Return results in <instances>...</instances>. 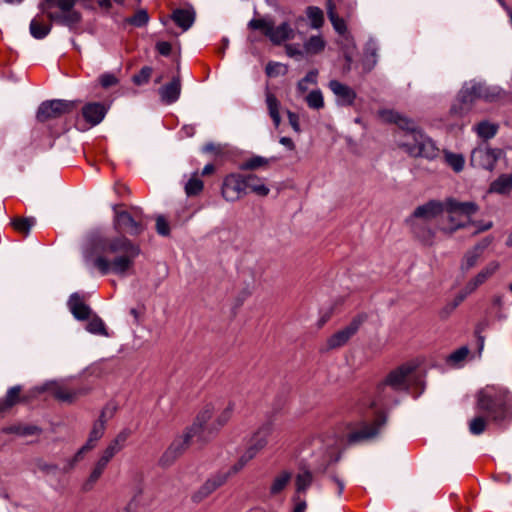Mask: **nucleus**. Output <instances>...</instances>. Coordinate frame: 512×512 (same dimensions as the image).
<instances>
[{
    "label": "nucleus",
    "instance_id": "obj_1",
    "mask_svg": "<svg viewBox=\"0 0 512 512\" xmlns=\"http://www.w3.org/2000/svg\"><path fill=\"white\" fill-rule=\"evenodd\" d=\"M96 249L101 254L94 259L93 264L103 275H128L141 253L140 246L123 235L101 239Z\"/></svg>",
    "mask_w": 512,
    "mask_h": 512
},
{
    "label": "nucleus",
    "instance_id": "obj_2",
    "mask_svg": "<svg viewBox=\"0 0 512 512\" xmlns=\"http://www.w3.org/2000/svg\"><path fill=\"white\" fill-rule=\"evenodd\" d=\"M380 116L384 121L394 123L404 131L398 145L409 156L428 160L439 156L440 149L429 136L417 127L414 121L394 110H383L380 112Z\"/></svg>",
    "mask_w": 512,
    "mask_h": 512
},
{
    "label": "nucleus",
    "instance_id": "obj_3",
    "mask_svg": "<svg viewBox=\"0 0 512 512\" xmlns=\"http://www.w3.org/2000/svg\"><path fill=\"white\" fill-rule=\"evenodd\" d=\"M477 411L491 421L499 422L511 413V398L508 391L497 386H486L478 392Z\"/></svg>",
    "mask_w": 512,
    "mask_h": 512
},
{
    "label": "nucleus",
    "instance_id": "obj_4",
    "mask_svg": "<svg viewBox=\"0 0 512 512\" xmlns=\"http://www.w3.org/2000/svg\"><path fill=\"white\" fill-rule=\"evenodd\" d=\"M215 417V406L212 403H208L202 407L196 416V419L192 426L187 431L173 441L167 451L164 453L162 461L166 458H176L181 454L190 444L191 439L195 435H201L205 432L212 433L210 431V425L213 423Z\"/></svg>",
    "mask_w": 512,
    "mask_h": 512
},
{
    "label": "nucleus",
    "instance_id": "obj_5",
    "mask_svg": "<svg viewBox=\"0 0 512 512\" xmlns=\"http://www.w3.org/2000/svg\"><path fill=\"white\" fill-rule=\"evenodd\" d=\"M77 1L78 0H41L39 9L51 22L74 29L79 25L82 19L81 13L74 8Z\"/></svg>",
    "mask_w": 512,
    "mask_h": 512
},
{
    "label": "nucleus",
    "instance_id": "obj_6",
    "mask_svg": "<svg viewBox=\"0 0 512 512\" xmlns=\"http://www.w3.org/2000/svg\"><path fill=\"white\" fill-rule=\"evenodd\" d=\"M478 211L474 202H460L453 198L446 199L445 213L448 223L441 229L444 232L453 233L471 223V216Z\"/></svg>",
    "mask_w": 512,
    "mask_h": 512
},
{
    "label": "nucleus",
    "instance_id": "obj_7",
    "mask_svg": "<svg viewBox=\"0 0 512 512\" xmlns=\"http://www.w3.org/2000/svg\"><path fill=\"white\" fill-rule=\"evenodd\" d=\"M114 227L117 231L132 236L141 234L145 229L144 217L138 208H133L131 212L121 210L119 205L113 206Z\"/></svg>",
    "mask_w": 512,
    "mask_h": 512
},
{
    "label": "nucleus",
    "instance_id": "obj_8",
    "mask_svg": "<svg viewBox=\"0 0 512 512\" xmlns=\"http://www.w3.org/2000/svg\"><path fill=\"white\" fill-rule=\"evenodd\" d=\"M272 425L264 423L251 436L248 446L239 460L233 465V472L238 473L244 466L252 460L268 444V439L272 433Z\"/></svg>",
    "mask_w": 512,
    "mask_h": 512
},
{
    "label": "nucleus",
    "instance_id": "obj_9",
    "mask_svg": "<svg viewBox=\"0 0 512 512\" xmlns=\"http://www.w3.org/2000/svg\"><path fill=\"white\" fill-rule=\"evenodd\" d=\"M248 26L253 30H261L263 34L276 45L293 39L294 37V30L287 22H284L275 27L272 20L266 18H257L252 19Z\"/></svg>",
    "mask_w": 512,
    "mask_h": 512
},
{
    "label": "nucleus",
    "instance_id": "obj_10",
    "mask_svg": "<svg viewBox=\"0 0 512 512\" xmlns=\"http://www.w3.org/2000/svg\"><path fill=\"white\" fill-rule=\"evenodd\" d=\"M501 95L497 87H490L482 83L470 82L465 84L459 93V100L464 105H471L476 100L494 101Z\"/></svg>",
    "mask_w": 512,
    "mask_h": 512
},
{
    "label": "nucleus",
    "instance_id": "obj_11",
    "mask_svg": "<svg viewBox=\"0 0 512 512\" xmlns=\"http://www.w3.org/2000/svg\"><path fill=\"white\" fill-rule=\"evenodd\" d=\"M417 363L410 361L390 371L384 378L397 392L408 390L417 369Z\"/></svg>",
    "mask_w": 512,
    "mask_h": 512
},
{
    "label": "nucleus",
    "instance_id": "obj_12",
    "mask_svg": "<svg viewBox=\"0 0 512 512\" xmlns=\"http://www.w3.org/2000/svg\"><path fill=\"white\" fill-rule=\"evenodd\" d=\"M500 263L496 260L490 261L474 277H472L457 296L456 305L461 303L468 295L475 292L481 285L486 283L499 270Z\"/></svg>",
    "mask_w": 512,
    "mask_h": 512
},
{
    "label": "nucleus",
    "instance_id": "obj_13",
    "mask_svg": "<svg viewBox=\"0 0 512 512\" xmlns=\"http://www.w3.org/2000/svg\"><path fill=\"white\" fill-rule=\"evenodd\" d=\"M233 466L230 467L226 471H218L215 474L211 475L200 487L197 491H195L192 495V501L195 503H200L207 497H209L213 492H215L219 487L224 485L227 480L234 475Z\"/></svg>",
    "mask_w": 512,
    "mask_h": 512
},
{
    "label": "nucleus",
    "instance_id": "obj_14",
    "mask_svg": "<svg viewBox=\"0 0 512 512\" xmlns=\"http://www.w3.org/2000/svg\"><path fill=\"white\" fill-rule=\"evenodd\" d=\"M386 423V416L382 412H377L376 418L371 424L362 423L359 429H353L351 425L348 426L347 441L355 443L363 440L370 439L378 434L381 427Z\"/></svg>",
    "mask_w": 512,
    "mask_h": 512
},
{
    "label": "nucleus",
    "instance_id": "obj_15",
    "mask_svg": "<svg viewBox=\"0 0 512 512\" xmlns=\"http://www.w3.org/2000/svg\"><path fill=\"white\" fill-rule=\"evenodd\" d=\"M75 107L76 105L72 101L58 99L45 101L39 106L37 119L41 122H45L49 119L58 118L64 114L70 113Z\"/></svg>",
    "mask_w": 512,
    "mask_h": 512
},
{
    "label": "nucleus",
    "instance_id": "obj_16",
    "mask_svg": "<svg viewBox=\"0 0 512 512\" xmlns=\"http://www.w3.org/2000/svg\"><path fill=\"white\" fill-rule=\"evenodd\" d=\"M364 322L363 316L353 318L348 325L333 333L326 340L328 350L338 349L346 345L349 340L358 332Z\"/></svg>",
    "mask_w": 512,
    "mask_h": 512
},
{
    "label": "nucleus",
    "instance_id": "obj_17",
    "mask_svg": "<svg viewBox=\"0 0 512 512\" xmlns=\"http://www.w3.org/2000/svg\"><path fill=\"white\" fill-rule=\"evenodd\" d=\"M221 194L229 202H235L246 195L245 175L240 173L228 174L223 179Z\"/></svg>",
    "mask_w": 512,
    "mask_h": 512
},
{
    "label": "nucleus",
    "instance_id": "obj_18",
    "mask_svg": "<svg viewBox=\"0 0 512 512\" xmlns=\"http://www.w3.org/2000/svg\"><path fill=\"white\" fill-rule=\"evenodd\" d=\"M502 155L501 149H493L488 146H479L471 153V165L477 168L493 170L499 157Z\"/></svg>",
    "mask_w": 512,
    "mask_h": 512
},
{
    "label": "nucleus",
    "instance_id": "obj_19",
    "mask_svg": "<svg viewBox=\"0 0 512 512\" xmlns=\"http://www.w3.org/2000/svg\"><path fill=\"white\" fill-rule=\"evenodd\" d=\"M117 406L114 403H108L102 409L99 418L94 422L92 429L90 431L88 440H87V448H94L98 440H100L106 430V423L110 420L116 413Z\"/></svg>",
    "mask_w": 512,
    "mask_h": 512
},
{
    "label": "nucleus",
    "instance_id": "obj_20",
    "mask_svg": "<svg viewBox=\"0 0 512 512\" xmlns=\"http://www.w3.org/2000/svg\"><path fill=\"white\" fill-rule=\"evenodd\" d=\"M396 393L397 391L390 387L388 382L383 379L379 382L373 392V395L369 397L365 401V405H368L370 408L375 409L378 407H386L394 402H396Z\"/></svg>",
    "mask_w": 512,
    "mask_h": 512
},
{
    "label": "nucleus",
    "instance_id": "obj_21",
    "mask_svg": "<svg viewBox=\"0 0 512 512\" xmlns=\"http://www.w3.org/2000/svg\"><path fill=\"white\" fill-rule=\"evenodd\" d=\"M446 208V200L445 201H437V200H431L427 203L418 206L413 214L412 217L415 219H423L425 221H429L432 219L437 218L439 215L445 212Z\"/></svg>",
    "mask_w": 512,
    "mask_h": 512
},
{
    "label": "nucleus",
    "instance_id": "obj_22",
    "mask_svg": "<svg viewBox=\"0 0 512 512\" xmlns=\"http://www.w3.org/2000/svg\"><path fill=\"white\" fill-rule=\"evenodd\" d=\"M52 395L61 402L72 403L88 393V388H70L64 384L52 383L49 387Z\"/></svg>",
    "mask_w": 512,
    "mask_h": 512
},
{
    "label": "nucleus",
    "instance_id": "obj_23",
    "mask_svg": "<svg viewBox=\"0 0 512 512\" xmlns=\"http://www.w3.org/2000/svg\"><path fill=\"white\" fill-rule=\"evenodd\" d=\"M328 87L335 95L338 105H353L356 99V92L351 87L339 82L338 80H331L328 84Z\"/></svg>",
    "mask_w": 512,
    "mask_h": 512
},
{
    "label": "nucleus",
    "instance_id": "obj_24",
    "mask_svg": "<svg viewBox=\"0 0 512 512\" xmlns=\"http://www.w3.org/2000/svg\"><path fill=\"white\" fill-rule=\"evenodd\" d=\"M107 108L97 102L88 103L82 108V116L91 126L99 124L105 117Z\"/></svg>",
    "mask_w": 512,
    "mask_h": 512
},
{
    "label": "nucleus",
    "instance_id": "obj_25",
    "mask_svg": "<svg viewBox=\"0 0 512 512\" xmlns=\"http://www.w3.org/2000/svg\"><path fill=\"white\" fill-rule=\"evenodd\" d=\"M491 243L490 238H485L482 242L477 244L471 250L467 251L464 255L461 263V269L464 271H468L476 266L479 259L482 256V253L485 248H487Z\"/></svg>",
    "mask_w": 512,
    "mask_h": 512
},
{
    "label": "nucleus",
    "instance_id": "obj_26",
    "mask_svg": "<svg viewBox=\"0 0 512 512\" xmlns=\"http://www.w3.org/2000/svg\"><path fill=\"white\" fill-rule=\"evenodd\" d=\"M235 403L229 401L224 407L215 410V417L213 423L210 425V431H219L223 428L232 418L235 411Z\"/></svg>",
    "mask_w": 512,
    "mask_h": 512
},
{
    "label": "nucleus",
    "instance_id": "obj_27",
    "mask_svg": "<svg viewBox=\"0 0 512 512\" xmlns=\"http://www.w3.org/2000/svg\"><path fill=\"white\" fill-rule=\"evenodd\" d=\"M245 191L246 194L254 193L257 196L266 197L270 192V188L265 184L263 178L255 174H248L245 175Z\"/></svg>",
    "mask_w": 512,
    "mask_h": 512
},
{
    "label": "nucleus",
    "instance_id": "obj_28",
    "mask_svg": "<svg viewBox=\"0 0 512 512\" xmlns=\"http://www.w3.org/2000/svg\"><path fill=\"white\" fill-rule=\"evenodd\" d=\"M172 19L180 28L186 31L195 21V11L192 7L176 9L172 13Z\"/></svg>",
    "mask_w": 512,
    "mask_h": 512
},
{
    "label": "nucleus",
    "instance_id": "obj_29",
    "mask_svg": "<svg viewBox=\"0 0 512 512\" xmlns=\"http://www.w3.org/2000/svg\"><path fill=\"white\" fill-rule=\"evenodd\" d=\"M73 316L78 320H85L89 318L91 310L88 305L84 303L78 294H72L68 301Z\"/></svg>",
    "mask_w": 512,
    "mask_h": 512
},
{
    "label": "nucleus",
    "instance_id": "obj_30",
    "mask_svg": "<svg viewBox=\"0 0 512 512\" xmlns=\"http://www.w3.org/2000/svg\"><path fill=\"white\" fill-rule=\"evenodd\" d=\"M181 92V83L179 78H174L170 83L166 84L159 90L161 100L166 104L175 102Z\"/></svg>",
    "mask_w": 512,
    "mask_h": 512
},
{
    "label": "nucleus",
    "instance_id": "obj_31",
    "mask_svg": "<svg viewBox=\"0 0 512 512\" xmlns=\"http://www.w3.org/2000/svg\"><path fill=\"white\" fill-rule=\"evenodd\" d=\"M30 33L36 39L45 38L51 31V24L45 22L41 15H37L30 22Z\"/></svg>",
    "mask_w": 512,
    "mask_h": 512
},
{
    "label": "nucleus",
    "instance_id": "obj_32",
    "mask_svg": "<svg viewBox=\"0 0 512 512\" xmlns=\"http://www.w3.org/2000/svg\"><path fill=\"white\" fill-rule=\"evenodd\" d=\"M24 400L21 398V386H13L8 389L5 397L0 399V412H5L17 403Z\"/></svg>",
    "mask_w": 512,
    "mask_h": 512
},
{
    "label": "nucleus",
    "instance_id": "obj_33",
    "mask_svg": "<svg viewBox=\"0 0 512 512\" xmlns=\"http://www.w3.org/2000/svg\"><path fill=\"white\" fill-rule=\"evenodd\" d=\"M265 97L268 113L274 123V126L278 128L281 124L280 102L276 96L268 90L266 91Z\"/></svg>",
    "mask_w": 512,
    "mask_h": 512
},
{
    "label": "nucleus",
    "instance_id": "obj_34",
    "mask_svg": "<svg viewBox=\"0 0 512 512\" xmlns=\"http://www.w3.org/2000/svg\"><path fill=\"white\" fill-rule=\"evenodd\" d=\"M108 464L105 463L104 461L98 459L92 470H91V473L89 475V477L87 478V480L83 483V490L84 491H89L93 488V486L95 485V483L100 479V477L102 476L103 472L105 471V469L107 468Z\"/></svg>",
    "mask_w": 512,
    "mask_h": 512
},
{
    "label": "nucleus",
    "instance_id": "obj_35",
    "mask_svg": "<svg viewBox=\"0 0 512 512\" xmlns=\"http://www.w3.org/2000/svg\"><path fill=\"white\" fill-rule=\"evenodd\" d=\"M512 189V175L502 174L489 187L490 193L507 194Z\"/></svg>",
    "mask_w": 512,
    "mask_h": 512
},
{
    "label": "nucleus",
    "instance_id": "obj_36",
    "mask_svg": "<svg viewBox=\"0 0 512 512\" xmlns=\"http://www.w3.org/2000/svg\"><path fill=\"white\" fill-rule=\"evenodd\" d=\"M326 42L320 35L311 36L308 38L303 45L305 54L315 55L319 54L325 49Z\"/></svg>",
    "mask_w": 512,
    "mask_h": 512
},
{
    "label": "nucleus",
    "instance_id": "obj_37",
    "mask_svg": "<svg viewBox=\"0 0 512 512\" xmlns=\"http://www.w3.org/2000/svg\"><path fill=\"white\" fill-rule=\"evenodd\" d=\"M327 15L333 28L338 34L343 35L347 32L346 22L343 18L337 15L334 4L331 0L328 1Z\"/></svg>",
    "mask_w": 512,
    "mask_h": 512
},
{
    "label": "nucleus",
    "instance_id": "obj_38",
    "mask_svg": "<svg viewBox=\"0 0 512 512\" xmlns=\"http://www.w3.org/2000/svg\"><path fill=\"white\" fill-rule=\"evenodd\" d=\"M291 473L288 471L280 472L273 480L270 486V493L277 495L281 493L291 481Z\"/></svg>",
    "mask_w": 512,
    "mask_h": 512
},
{
    "label": "nucleus",
    "instance_id": "obj_39",
    "mask_svg": "<svg viewBox=\"0 0 512 512\" xmlns=\"http://www.w3.org/2000/svg\"><path fill=\"white\" fill-rule=\"evenodd\" d=\"M306 15L310 21V25L314 29H319L324 24L323 11L316 6H309L306 9Z\"/></svg>",
    "mask_w": 512,
    "mask_h": 512
},
{
    "label": "nucleus",
    "instance_id": "obj_40",
    "mask_svg": "<svg viewBox=\"0 0 512 512\" xmlns=\"http://www.w3.org/2000/svg\"><path fill=\"white\" fill-rule=\"evenodd\" d=\"M488 421H491V419H488L485 414L479 413L469 422L470 433L480 435L485 431Z\"/></svg>",
    "mask_w": 512,
    "mask_h": 512
},
{
    "label": "nucleus",
    "instance_id": "obj_41",
    "mask_svg": "<svg viewBox=\"0 0 512 512\" xmlns=\"http://www.w3.org/2000/svg\"><path fill=\"white\" fill-rule=\"evenodd\" d=\"M474 129L479 137L483 139H490L496 135L498 125L488 121H483L477 124Z\"/></svg>",
    "mask_w": 512,
    "mask_h": 512
},
{
    "label": "nucleus",
    "instance_id": "obj_42",
    "mask_svg": "<svg viewBox=\"0 0 512 512\" xmlns=\"http://www.w3.org/2000/svg\"><path fill=\"white\" fill-rule=\"evenodd\" d=\"M313 481V475L310 471L304 470L297 474L295 480L296 493L300 494L305 492Z\"/></svg>",
    "mask_w": 512,
    "mask_h": 512
},
{
    "label": "nucleus",
    "instance_id": "obj_43",
    "mask_svg": "<svg viewBox=\"0 0 512 512\" xmlns=\"http://www.w3.org/2000/svg\"><path fill=\"white\" fill-rule=\"evenodd\" d=\"M413 232L426 245H431L434 241L435 232L429 228L413 224Z\"/></svg>",
    "mask_w": 512,
    "mask_h": 512
},
{
    "label": "nucleus",
    "instance_id": "obj_44",
    "mask_svg": "<svg viewBox=\"0 0 512 512\" xmlns=\"http://www.w3.org/2000/svg\"><path fill=\"white\" fill-rule=\"evenodd\" d=\"M309 108L319 110L324 107L323 94L319 89L312 90L305 98Z\"/></svg>",
    "mask_w": 512,
    "mask_h": 512
},
{
    "label": "nucleus",
    "instance_id": "obj_45",
    "mask_svg": "<svg viewBox=\"0 0 512 512\" xmlns=\"http://www.w3.org/2000/svg\"><path fill=\"white\" fill-rule=\"evenodd\" d=\"M36 220L32 217L30 218H17L14 219L12 225L14 229L20 233L27 235L30 229L35 225Z\"/></svg>",
    "mask_w": 512,
    "mask_h": 512
},
{
    "label": "nucleus",
    "instance_id": "obj_46",
    "mask_svg": "<svg viewBox=\"0 0 512 512\" xmlns=\"http://www.w3.org/2000/svg\"><path fill=\"white\" fill-rule=\"evenodd\" d=\"M203 187V181L194 175L186 183L185 192L188 196L198 195L203 190Z\"/></svg>",
    "mask_w": 512,
    "mask_h": 512
},
{
    "label": "nucleus",
    "instance_id": "obj_47",
    "mask_svg": "<svg viewBox=\"0 0 512 512\" xmlns=\"http://www.w3.org/2000/svg\"><path fill=\"white\" fill-rule=\"evenodd\" d=\"M445 161L455 172L462 171L464 167V158L460 154L446 152Z\"/></svg>",
    "mask_w": 512,
    "mask_h": 512
},
{
    "label": "nucleus",
    "instance_id": "obj_48",
    "mask_svg": "<svg viewBox=\"0 0 512 512\" xmlns=\"http://www.w3.org/2000/svg\"><path fill=\"white\" fill-rule=\"evenodd\" d=\"M469 354V349L466 346L460 347L459 349L452 352L447 361L452 365H458L463 362Z\"/></svg>",
    "mask_w": 512,
    "mask_h": 512
},
{
    "label": "nucleus",
    "instance_id": "obj_49",
    "mask_svg": "<svg viewBox=\"0 0 512 512\" xmlns=\"http://www.w3.org/2000/svg\"><path fill=\"white\" fill-rule=\"evenodd\" d=\"M268 164V160L261 156H254L241 165L242 170H255Z\"/></svg>",
    "mask_w": 512,
    "mask_h": 512
},
{
    "label": "nucleus",
    "instance_id": "obj_50",
    "mask_svg": "<svg viewBox=\"0 0 512 512\" xmlns=\"http://www.w3.org/2000/svg\"><path fill=\"white\" fill-rule=\"evenodd\" d=\"M287 73V66L278 62H270L266 66V74L269 77H277Z\"/></svg>",
    "mask_w": 512,
    "mask_h": 512
},
{
    "label": "nucleus",
    "instance_id": "obj_51",
    "mask_svg": "<svg viewBox=\"0 0 512 512\" xmlns=\"http://www.w3.org/2000/svg\"><path fill=\"white\" fill-rule=\"evenodd\" d=\"M86 329L93 334L106 335L105 324L99 317L90 319Z\"/></svg>",
    "mask_w": 512,
    "mask_h": 512
},
{
    "label": "nucleus",
    "instance_id": "obj_52",
    "mask_svg": "<svg viewBox=\"0 0 512 512\" xmlns=\"http://www.w3.org/2000/svg\"><path fill=\"white\" fill-rule=\"evenodd\" d=\"M34 472H41L46 475L54 474L57 471V466L52 463H48L44 460H37L35 462Z\"/></svg>",
    "mask_w": 512,
    "mask_h": 512
},
{
    "label": "nucleus",
    "instance_id": "obj_53",
    "mask_svg": "<svg viewBox=\"0 0 512 512\" xmlns=\"http://www.w3.org/2000/svg\"><path fill=\"white\" fill-rule=\"evenodd\" d=\"M152 75V68L145 66L143 67L140 72L133 76V82L136 85H143L148 83L150 77Z\"/></svg>",
    "mask_w": 512,
    "mask_h": 512
},
{
    "label": "nucleus",
    "instance_id": "obj_54",
    "mask_svg": "<svg viewBox=\"0 0 512 512\" xmlns=\"http://www.w3.org/2000/svg\"><path fill=\"white\" fill-rule=\"evenodd\" d=\"M156 230H157V233L162 236L169 235L170 227H169V224H168L167 220L165 219V217L158 216L156 218Z\"/></svg>",
    "mask_w": 512,
    "mask_h": 512
},
{
    "label": "nucleus",
    "instance_id": "obj_55",
    "mask_svg": "<svg viewBox=\"0 0 512 512\" xmlns=\"http://www.w3.org/2000/svg\"><path fill=\"white\" fill-rule=\"evenodd\" d=\"M129 22L137 27L143 26L148 22V14L146 11L140 10L130 18Z\"/></svg>",
    "mask_w": 512,
    "mask_h": 512
},
{
    "label": "nucleus",
    "instance_id": "obj_56",
    "mask_svg": "<svg viewBox=\"0 0 512 512\" xmlns=\"http://www.w3.org/2000/svg\"><path fill=\"white\" fill-rule=\"evenodd\" d=\"M130 435L131 431L129 429H123L115 436L112 442L119 446L120 449H123Z\"/></svg>",
    "mask_w": 512,
    "mask_h": 512
},
{
    "label": "nucleus",
    "instance_id": "obj_57",
    "mask_svg": "<svg viewBox=\"0 0 512 512\" xmlns=\"http://www.w3.org/2000/svg\"><path fill=\"white\" fill-rule=\"evenodd\" d=\"M99 81H100V84L104 88H108V87H111L113 85H116L117 82H118V79L116 78V76L114 74L105 73V74L100 76Z\"/></svg>",
    "mask_w": 512,
    "mask_h": 512
},
{
    "label": "nucleus",
    "instance_id": "obj_58",
    "mask_svg": "<svg viewBox=\"0 0 512 512\" xmlns=\"http://www.w3.org/2000/svg\"><path fill=\"white\" fill-rule=\"evenodd\" d=\"M285 50L287 55L290 57H303L305 54L304 49H301L297 45H286Z\"/></svg>",
    "mask_w": 512,
    "mask_h": 512
},
{
    "label": "nucleus",
    "instance_id": "obj_59",
    "mask_svg": "<svg viewBox=\"0 0 512 512\" xmlns=\"http://www.w3.org/2000/svg\"><path fill=\"white\" fill-rule=\"evenodd\" d=\"M287 116H288L289 124L291 125L292 129L296 133H299L301 131L300 123H299V116L296 113L291 112V111H287Z\"/></svg>",
    "mask_w": 512,
    "mask_h": 512
},
{
    "label": "nucleus",
    "instance_id": "obj_60",
    "mask_svg": "<svg viewBox=\"0 0 512 512\" xmlns=\"http://www.w3.org/2000/svg\"><path fill=\"white\" fill-rule=\"evenodd\" d=\"M156 49L161 55L168 56L171 53L172 46L169 42L161 41L156 44Z\"/></svg>",
    "mask_w": 512,
    "mask_h": 512
},
{
    "label": "nucleus",
    "instance_id": "obj_61",
    "mask_svg": "<svg viewBox=\"0 0 512 512\" xmlns=\"http://www.w3.org/2000/svg\"><path fill=\"white\" fill-rule=\"evenodd\" d=\"M321 441L317 437L307 438L302 442V449L301 452H304L306 449H308L310 446H320Z\"/></svg>",
    "mask_w": 512,
    "mask_h": 512
},
{
    "label": "nucleus",
    "instance_id": "obj_62",
    "mask_svg": "<svg viewBox=\"0 0 512 512\" xmlns=\"http://www.w3.org/2000/svg\"><path fill=\"white\" fill-rule=\"evenodd\" d=\"M317 77H318V71L317 70H311L303 78V81H305L306 84H313V85H315L317 83Z\"/></svg>",
    "mask_w": 512,
    "mask_h": 512
},
{
    "label": "nucleus",
    "instance_id": "obj_63",
    "mask_svg": "<svg viewBox=\"0 0 512 512\" xmlns=\"http://www.w3.org/2000/svg\"><path fill=\"white\" fill-rule=\"evenodd\" d=\"M91 449H92V448H87V443H85V444H84V445H83V446L78 450V452L73 456L74 462H77V463H78V462L82 459L83 455H84L86 452L90 451Z\"/></svg>",
    "mask_w": 512,
    "mask_h": 512
},
{
    "label": "nucleus",
    "instance_id": "obj_64",
    "mask_svg": "<svg viewBox=\"0 0 512 512\" xmlns=\"http://www.w3.org/2000/svg\"><path fill=\"white\" fill-rule=\"evenodd\" d=\"M295 507L293 512H305L307 504L304 500H300L299 497H295Z\"/></svg>",
    "mask_w": 512,
    "mask_h": 512
}]
</instances>
